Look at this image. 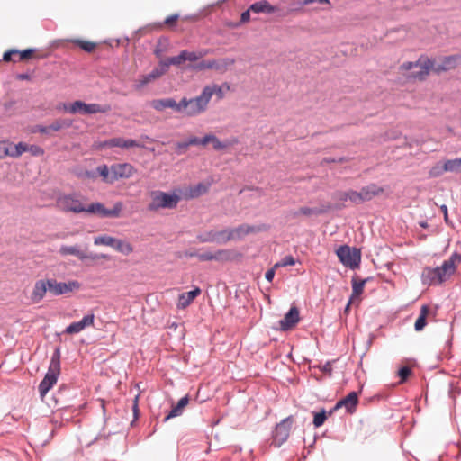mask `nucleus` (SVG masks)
<instances>
[{"label": "nucleus", "instance_id": "nucleus-23", "mask_svg": "<svg viewBox=\"0 0 461 461\" xmlns=\"http://www.w3.org/2000/svg\"><path fill=\"white\" fill-rule=\"evenodd\" d=\"M201 294V289L199 287H195L194 289L183 293L179 295L177 307L180 309H185L191 304V303Z\"/></svg>", "mask_w": 461, "mask_h": 461}, {"label": "nucleus", "instance_id": "nucleus-43", "mask_svg": "<svg viewBox=\"0 0 461 461\" xmlns=\"http://www.w3.org/2000/svg\"><path fill=\"white\" fill-rule=\"evenodd\" d=\"M326 419H327L326 411H325L324 409H322L321 411L314 413L313 425L316 428H319V427L323 425V423L325 422Z\"/></svg>", "mask_w": 461, "mask_h": 461}, {"label": "nucleus", "instance_id": "nucleus-17", "mask_svg": "<svg viewBox=\"0 0 461 461\" xmlns=\"http://www.w3.org/2000/svg\"><path fill=\"white\" fill-rule=\"evenodd\" d=\"M59 203L66 212L79 213L85 212L86 210V207L82 204V203L71 194L64 195L63 197L59 198Z\"/></svg>", "mask_w": 461, "mask_h": 461}, {"label": "nucleus", "instance_id": "nucleus-18", "mask_svg": "<svg viewBox=\"0 0 461 461\" xmlns=\"http://www.w3.org/2000/svg\"><path fill=\"white\" fill-rule=\"evenodd\" d=\"M47 292L50 293L49 279L37 280L33 285V289L30 296L32 303H41Z\"/></svg>", "mask_w": 461, "mask_h": 461}, {"label": "nucleus", "instance_id": "nucleus-4", "mask_svg": "<svg viewBox=\"0 0 461 461\" xmlns=\"http://www.w3.org/2000/svg\"><path fill=\"white\" fill-rule=\"evenodd\" d=\"M60 357L61 351L58 347L54 349V352L51 356L48 372L38 386L41 397H44L51 389V387L57 383L58 377L60 374Z\"/></svg>", "mask_w": 461, "mask_h": 461}, {"label": "nucleus", "instance_id": "nucleus-62", "mask_svg": "<svg viewBox=\"0 0 461 461\" xmlns=\"http://www.w3.org/2000/svg\"><path fill=\"white\" fill-rule=\"evenodd\" d=\"M33 50L27 49L20 52L21 59H28L32 53Z\"/></svg>", "mask_w": 461, "mask_h": 461}, {"label": "nucleus", "instance_id": "nucleus-48", "mask_svg": "<svg viewBox=\"0 0 461 461\" xmlns=\"http://www.w3.org/2000/svg\"><path fill=\"white\" fill-rule=\"evenodd\" d=\"M26 151L30 152L34 157H40L44 154V149L38 145H28Z\"/></svg>", "mask_w": 461, "mask_h": 461}, {"label": "nucleus", "instance_id": "nucleus-53", "mask_svg": "<svg viewBox=\"0 0 461 461\" xmlns=\"http://www.w3.org/2000/svg\"><path fill=\"white\" fill-rule=\"evenodd\" d=\"M183 51L185 61H196L199 59L196 51H188L186 50Z\"/></svg>", "mask_w": 461, "mask_h": 461}, {"label": "nucleus", "instance_id": "nucleus-13", "mask_svg": "<svg viewBox=\"0 0 461 461\" xmlns=\"http://www.w3.org/2000/svg\"><path fill=\"white\" fill-rule=\"evenodd\" d=\"M110 183H113L119 178H130L136 172L134 167L130 163L113 164L110 167Z\"/></svg>", "mask_w": 461, "mask_h": 461}, {"label": "nucleus", "instance_id": "nucleus-16", "mask_svg": "<svg viewBox=\"0 0 461 461\" xmlns=\"http://www.w3.org/2000/svg\"><path fill=\"white\" fill-rule=\"evenodd\" d=\"M461 61L458 55H451L439 59L438 62L433 60V70L436 73L447 71L456 68Z\"/></svg>", "mask_w": 461, "mask_h": 461}, {"label": "nucleus", "instance_id": "nucleus-36", "mask_svg": "<svg viewBox=\"0 0 461 461\" xmlns=\"http://www.w3.org/2000/svg\"><path fill=\"white\" fill-rule=\"evenodd\" d=\"M445 161L436 163L429 171V177H438L447 172Z\"/></svg>", "mask_w": 461, "mask_h": 461}, {"label": "nucleus", "instance_id": "nucleus-54", "mask_svg": "<svg viewBox=\"0 0 461 461\" xmlns=\"http://www.w3.org/2000/svg\"><path fill=\"white\" fill-rule=\"evenodd\" d=\"M78 176L82 178L95 179L97 177V172H95V170H85L84 172L78 174Z\"/></svg>", "mask_w": 461, "mask_h": 461}, {"label": "nucleus", "instance_id": "nucleus-31", "mask_svg": "<svg viewBox=\"0 0 461 461\" xmlns=\"http://www.w3.org/2000/svg\"><path fill=\"white\" fill-rule=\"evenodd\" d=\"M429 312V308L428 305L421 306L420 313L414 323V329L416 331L422 330L424 329V327L427 325L426 318H427Z\"/></svg>", "mask_w": 461, "mask_h": 461}, {"label": "nucleus", "instance_id": "nucleus-24", "mask_svg": "<svg viewBox=\"0 0 461 461\" xmlns=\"http://www.w3.org/2000/svg\"><path fill=\"white\" fill-rule=\"evenodd\" d=\"M249 10L255 14H273L276 7L272 5L267 0H260L249 5Z\"/></svg>", "mask_w": 461, "mask_h": 461}, {"label": "nucleus", "instance_id": "nucleus-33", "mask_svg": "<svg viewBox=\"0 0 461 461\" xmlns=\"http://www.w3.org/2000/svg\"><path fill=\"white\" fill-rule=\"evenodd\" d=\"M368 280V278L357 280L356 277H353L351 280L352 296H359L360 294H362L364 291V286Z\"/></svg>", "mask_w": 461, "mask_h": 461}, {"label": "nucleus", "instance_id": "nucleus-14", "mask_svg": "<svg viewBox=\"0 0 461 461\" xmlns=\"http://www.w3.org/2000/svg\"><path fill=\"white\" fill-rule=\"evenodd\" d=\"M167 73V65L162 64L161 61L158 63V66L155 68L150 73L147 75H142L140 77L138 80H136L134 84V87L137 90L142 89L145 86L149 84L150 82L156 80L164 74Z\"/></svg>", "mask_w": 461, "mask_h": 461}, {"label": "nucleus", "instance_id": "nucleus-32", "mask_svg": "<svg viewBox=\"0 0 461 461\" xmlns=\"http://www.w3.org/2000/svg\"><path fill=\"white\" fill-rule=\"evenodd\" d=\"M113 249L125 256L130 255L133 251V247L131 244L121 239L115 240V243Z\"/></svg>", "mask_w": 461, "mask_h": 461}, {"label": "nucleus", "instance_id": "nucleus-52", "mask_svg": "<svg viewBox=\"0 0 461 461\" xmlns=\"http://www.w3.org/2000/svg\"><path fill=\"white\" fill-rule=\"evenodd\" d=\"M86 259L98 260V259H110V256L107 254L98 253H86Z\"/></svg>", "mask_w": 461, "mask_h": 461}, {"label": "nucleus", "instance_id": "nucleus-58", "mask_svg": "<svg viewBox=\"0 0 461 461\" xmlns=\"http://www.w3.org/2000/svg\"><path fill=\"white\" fill-rule=\"evenodd\" d=\"M313 3H319L321 5H330V0H303V5H311Z\"/></svg>", "mask_w": 461, "mask_h": 461}, {"label": "nucleus", "instance_id": "nucleus-34", "mask_svg": "<svg viewBox=\"0 0 461 461\" xmlns=\"http://www.w3.org/2000/svg\"><path fill=\"white\" fill-rule=\"evenodd\" d=\"M229 231H232V240L237 236L238 238H241L244 235H247L255 230V227L242 224L235 229H228Z\"/></svg>", "mask_w": 461, "mask_h": 461}, {"label": "nucleus", "instance_id": "nucleus-3", "mask_svg": "<svg viewBox=\"0 0 461 461\" xmlns=\"http://www.w3.org/2000/svg\"><path fill=\"white\" fill-rule=\"evenodd\" d=\"M399 69L409 79L423 81L429 71L433 70V60L426 56H420L416 61L403 62Z\"/></svg>", "mask_w": 461, "mask_h": 461}, {"label": "nucleus", "instance_id": "nucleus-25", "mask_svg": "<svg viewBox=\"0 0 461 461\" xmlns=\"http://www.w3.org/2000/svg\"><path fill=\"white\" fill-rule=\"evenodd\" d=\"M189 402V397L188 395H185L182 397L176 406H174L171 411L168 412V414L164 418V422L167 421L171 418H175L177 416H180L183 413L184 408L188 404Z\"/></svg>", "mask_w": 461, "mask_h": 461}, {"label": "nucleus", "instance_id": "nucleus-45", "mask_svg": "<svg viewBox=\"0 0 461 461\" xmlns=\"http://www.w3.org/2000/svg\"><path fill=\"white\" fill-rule=\"evenodd\" d=\"M74 42L77 43L81 49H83L86 52L93 51L95 47V44L91 41L76 40Z\"/></svg>", "mask_w": 461, "mask_h": 461}, {"label": "nucleus", "instance_id": "nucleus-2", "mask_svg": "<svg viewBox=\"0 0 461 461\" xmlns=\"http://www.w3.org/2000/svg\"><path fill=\"white\" fill-rule=\"evenodd\" d=\"M213 95H216L218 99H221L223 96L222 88L216 84L206 86L203 89L201 95L195 98H182V102H185L186 104L185 110L188 108L190 113H201L206 110L207 105Z\"/></svg>", "mask_w": 461, "mask_h": 461}, {"label": "nucleus", "instance_id": "nucleus-20", "mask_svg": "<svg viewBox=\"0 0 461 461\" xmlns=\"http://www.w3.org/2000/svg\"><path fill=\"white\" fill-rule=\"evenodd\" d=\"M95 321V315L88 313L85 315L79 321L70 323L65 330L68 334H77L82 331L85 328L93 325Z\"/></svg>", "mask_w": 461, "mask_h": 461}, {"label": "nucleus", "instance_id": "nucleus-50", "mask_svg": "<svg viewBox=\"0 0 461 461\" xmlns=\"http://www.w3.org/2000/svg\"><path fill=\"white\" fill-rule=\"evenodd\" d=\"M250 12H252L251 10H249V8L246 11H244L241 15H240V21L239 23H231L230 24V26L231 27H238L240 24L241 23H246L248 22H249L250 20Z\"/></svg>", "mask_w": 461, "mask_h": 461}, {"label": "nucleus", "instance_id": "nucleus-6", "mask_svg": "<svg viewBox=\"0 0 461 461\" xmlns=\"http://www.w3.org/2000/svg\"><path fill=\"white\" fill-rule=\"evenodd\" d=\"M339 261L347 267L355 270L361 263V250L356 247L341 245L336 250Z\"/></svg>", "mask_w": 461, "mask_h": 461}, {"label": "nucleus", "instance_id": "nucleus-60", "mask_svg": "<svg viewBox=\"0 0 461 461\" xmlns=\"http://www.w3.org/2000/svg\"><path fill=\"white\" fill-rule=\"evenodd\" d=\"M321 371L326 373V374H331L332 372V365L330 362H326L323 366L321 367Z\"/></svg>", "mask_w": 461, "mask_h": 461}, {"label": "nucleus", "instance_id": "nucleus-7", "mask_svg": "<svg viewBox=\"0 0 461 461\" xmlns=\"http://www.w3.org/2000/svg\"><path fill=\"white\" fill-rule=\"evenodd\" d=\"M179 201L180 196L176 194L156 191L152 193V199L148 209L149 211H158L161 208L174 209Z\"/></svg>", "mask_w": 461, "mask_h": 461}, {"label": "nucleus", "instance_id": "nucleus-5", "mask_svg": "<svg viewBox=\"0 0 461 461\" xmlns=\"http://www.w3.org/2000/svg\"><path fill=\"white\" fill-rule=\"evenodd\" d=\"M107 105H101L98 104H86L82 101H76L74 103H60L55 111L59 113H82V114H95L105 113L108 111Z\"/></svg>", "mask_w": 461, "mask_h": 461}, {"label": "nucleus", "instance_id": "nucleus-29", "mask_svg": "<svg viewBox=\"0 0 461 461\" xmlns=\"http://www.w3.org/2000/svg\"><path fill=\"white\" fill-rule=\"evenodd\" d=\"M6 146L8 147L7 156L14 158H19L27 149V144L24 142H19L12 147L13 143L7 141Z\"/></svg>", "mask_w": 461, "mask_h": 461}, {"label": "nucleus", "instance_id": "nucleus-11", "mask_svg": "<svg viewBox=\"0 0 461 461\" xmlns=\"http://www.w3.org/2000/svg\"><path fill=\"white\" fill-rule=\"evenodd\" d=\"M50 294L59 296L70 293L80 287L78 281L73 280L66 282H58L55 278H49Z\"/></svg>", "mask_w": 461, "mask_h": 461}, {"label": "nucleus", "instance_id": "nucleus-30", "mask_svg": "<svg viewBox=\"0 0 461 461\" xmlns=\"http://www.w3.org/2000/svg\"><path fill=\"white\" fill-rule=\"evenodd\" d=\"M361 190L363 191L366 196L365 198L367 199V201L372 200L375 196H377L384 192V188L378 186L375 184H370L366 186H363Z\"/></svg>", "mask_w": 461, "mask_h": 461}, {"label": "nucleus", "instance_id": "nucleus-63", "mask_svg": "<svg viewBox=\"0 0 461 461\" xmlns=\"http://www.w3.org/2000/svg\"><path fill=\"white\" fill-rule=\"evenodd\" d=\"M17 52H18L17 50L6 51V52L4 53L3 59L5 61H9V60H11L12 55L14 54V53H17Z\"/></svg>", "mask_w": 461, "mask_h": 461}, {"label": "nucleus", "instance_id": "nucleus-47", "mask_svg": "<svg viewBox=\"0 0 461 461\" xmlns=\"http://www.w3.org/2000/svg\"><path fill=\"white\" fill-rule=\"evenodd\" d=\"M189 148L187 140L176 142L175 145V152L176 155H184Z\"/></svg>", "mask_w": 461, "mask_h": 461}, {"label": "nucleus", "instance_id": "nucleus-49", "mask_svg": "<svg viewBox=\"0 0 461 461\" xmlns=\"http://www.w3.org/2000/svg\"><path fill=\"white\" fill-rule=\"evenodd\" d=\"M411 374V369L407 366H403L398 370V376L402 383L405 382Z\"/></svg>", "mask_w": 461, "mask_h": 461}, {"label": "nucleus", "instance_id": "nucleus-12", "mask_svg": "<svg viewBox=\"0 0 461 461\" xmlns=\"http://www.w3.org/2000/svg\"><path fill=\"white\" fill-rule=\"evenodd\" d=\"M151 106L158 113L164 112L167 108L173 109L176 113H182L185 110V102H176L173 98L156 99L150 103Z\"/></svg>", "mask_w": 461, "mask_h": 461}, {"label": "nucleus", "instance_id": "nucleus-57", "mask_svg": "<svg viewBox=\"0 0 461 461\" xmlns=\"http://www.w3.org/2000/svg\"><path fill=\"white\" fill-rule=\"evenodd\" d=\"M214 139L213 134H206L204 137L200 138V145H206L210 142H212V140Z\"/></svg>", "mask_w": 461, "mask_h": 461}, {"label": "nucleus", "instance_id": "nucleus-59", "mask_svg": "<svg viewBox=\"0 0 461 461\" xmlns=\"http://www.w3.org/2000/svg\"><path fill=\"white\" fill-rule=\"evenodd\" d=\"M275 277V268H270L268 269L266 274H265V278L268 281V282H272L273 279Z\"/></svg>", "mask_w": 461, "mask_h": 461}, {"label": "nucleus", "instance_id": "nucleus-61", "mask_svg": "<svg viewBox=\"0 0 461 461\" xmlns=\"http://www.w3.org/2000/svg\"><path fill=\"white\" fill-rule=\"evenodd\" d=\"M186 140H187L189 147L192 145H195V146L200 145V138H198V137H190Z\"/></svg>", "mask_w": 461, "mask_h": 461}, {"label": "nucleus", "instance_id": "nucleus-46", "mask_svg": "<svg viewBox=\"0 0 461 461\" xmlns=\"http://www.w3.org/2000/svg\"><path fill=\"white\" fill-rule=\"evenodd\" d=\"M295 265V259L293 256L288 255L282 258L280 262L276 263L275 267H287Z\"/></svg>", "mask_w": 461, "mask_h": 461}, {"label": "nucleus", "instance_id": "nucleus-64", "mask_svg": "<svg viewBox=\"0 0 461 461\" xmlns=\"http://www.w3.org/2000/svg\"><path fill=\"white\" fill-rule=\"evenodd\" d=\"M440 210L444 214V220L446 222H448V213H447V207L446 204H443L440 206Z\"/></svg>", "mask_w": 461, "mask_h": 461}, {"label": "nucleus", "instance_id": "nucleus-15", "mask_svg": "<svg viewBox=\"0 0 461 461\" xmlns=\"http://www.w3.org/2000/svg\"><path fill=\"white\" fill-rule=\"evenodd\" d=\"M102 147L104 148H122V149H131V148H144V144L141 142L132 140V139H124L121 137L112 138L106 140L103 142Z\"/></svg>", "mask_w": 461, "mask_h": 461}, {"label": "nucleus", "instance_id": "nucleus-42", "mask_svg": "<svg viewBox=\"0 0 461 461\" xmlns=\"http://www.w3.org/2000/svg\"><path fill=\"white\" fill-rule=\"evenodd\" d=\"M95 172H97V176H100L104 181L110 183L111 170L106 165L97 167Z\"/></svg>", "mask_w": 461, "mask_h": 461}, {"label": "nucleus", "instance_id": "nucleus-37", "mask_svg": "<svg viewBox=\"0 0 461 461\" xmlns=\"http://www.w3.org/2000/svg\"><path fill=\"white\" fill-rule=\"evenodd\" d=\"M446 168L450 173H461V157L454 159L445 160Z\"/></svg>", "mask_w": 461, "mask_h": 461}, {"label": "nucleus", "instance_id": "nucleus-56", "mask_svg": "<svg viewBox=\"0 0 461 461\" xmlns=\"http://www.w3.org/2000/svg\"><path fill=\"white\" fill-rule=\"evenodd\" d=\"M348 201L354 204H359L357 191L348 190Z\"/></svg>", "mask_w": 461, "mask_h": 461}, {"label": "nucleus", "instance_id": "nucleus-41", "mask_svg": "<svg viewBox=\"0 0 461 461\" xmlns=\"http://www.w3.org/2000/svg\"><path fill=\"white\" fill-rule=\"evenodd\" d=\"M322 213V211L317 208H311V207H301L298 211H296L294 215L298 216L300 214L311 216V215H318Z\"/></svg>", "mask_w": 461, "mask_h": 461}, {"label": "nucleus", "instance_id": "nucleus-38", "mask_svg": "<svg viewBox=\"0 0 461 461\" xmlns=\"http://www.w3.org/2000/svg\"><path fill=\"white\" fill-rule=\"evenodd\" d=\"M115 240H116V238H113L112 236L101 235V236L95 237L94 244L96 246L104 245V246H109L111 248H113Z\"/></svg>", "mask_w": 461, "mask_h": 461}, {"label": "nucleus", "instance_id": "nucleus-26", "mask_svg": "<svg viewBox=\"0 0 461 461\" xmlns=\"http://www.w3.org/2000/svg\"><path fill=\"white\" fill-rule=\"evenodd\" d=\"M59 253L62 256H68V255L76 256L80 260L86 259V253L82 251L78 245H74V246L62 245L59 249Z\"/></svg>", "mask_w": 461, "mask_h": 461}, {"label": "nucleus", "instance_id": "nucleus-19", "mask_svg": "<svg viewBox=\"0 0 461 461\" xmlns=\"http://www.w3.org/2000/svg\"><path fill=\"white\" fill-rule=\"evenodd\" d=\"M358 403V393L355 391L350 392L346 397L339 400L334 406L333 411L345 407L347 412L353 413Z\"/></svg>", "mask_w": 461, "mask_h": 461}, {"label": "nucleus", "instance_id": "nucleus-1", "mask_svg": "<svg viewBox=\"0 0 461 461\" xmlns=\"http://www.w3.org/2000/svg\"><path fill=\"white\" fill-rule=\"evenodd\" d=\"M461 256L455 252L447 260H444L439 267H426L421 272V282L425 285H440L448 279L456 272V261L460 260Z\"/></svg>", "mask_w": 461, "mask_h": 461}, {"label": "nucleus", "instance_id": "nucleus-27", "mask_svg": "<svg viewBox=\"0 0 461 461\" xmlns=\"http://www.w3.org/2000/svg\"><path fill=\"white\" fill-rule=\"evenodd\" d=\"M227 254H228V251L223 250V249H220V250L216 251L215 253H212L211 251H205V252H203V253H200L199 255H197V258L200 261H211V260L220 261Z\"/></svg>", "mask_w": 461, "mask_h": 461}, {"label": "nucleus", "instance_id": "nucleus-22", "mask_svg": "<svg viewBox=\"0 0 461 461\" xmlns=\"http://www.w3.org/2000/svg\"><path fill=\"white\" fill-rule=\"evenodd\" d=\"M71 124V121L68 122H61L59 121H56L55 122L50 125H35L32 128L31 131L32 133L40 132L45 135H51L53 132L59 131L64 126H68Z\"/></svg>", "mask_w": 461, "mask_h": 461}, {"label": "nucleus", "instance_id": "nucleus-8", "mask_svg": "<svg viewBox=\"0 0 461 461\" xmlns=\"http://www.w3.org/2000/svg\"><path fill=\"white\" fill-rule=\"evenodd\" d=\"M293 424V416H288L283 419L276 425L275 430L272 433V444L280 447L289 438L291 428Z\"/></svg>", "mask_w": 461, "mask_h": 461}, {"label": "nucleus", "instance_id": "nucleus-40", "mask_svg": "<svg viewBox=\"0 0 461 461\" xmlns=\"http://www.w3.org/2000/svg\"><path fill=\"white\" fill-rule=\"evenodd\" d=\"M122 207H123L122 203L121 202H117L114 203V205L112 209L106 208L105 218L106 217L118 218L121 214Z\"/></svg>", "mask_w": 461, "mask_h": 461}, {"label": "nucleus", "instance_id": "nucleus-21", "mask_svg": "<svg viewBox=\"0 0 461 461\" xmlns=\"http://www.w3.org/2000/svg\"><path fill=\"white\" fill-rule=\"evenodd\" d=\"M300 320L299 311L296 307H291L289 311L285 314L284 318L279 321V326L281 330H289Z\"/></svg>", "mask_w": 461, "mask_h": 461}, {"label": "nucleus", "instance_id": "nucleus-9", "mask_svg": "<svg viewBox=\"0 0 461 461\" xmlns=\"http://www.w3.org/2000/svg\"><path fill=\"white\" fill-rule=\"evenodd\" d=\"M196 239L201 243L225 244L232 240V231H229L227 229L222 230H209L198 234Z\"/></svg>", "mask_w": 461, "mask_h": 461}, {"label": "nucleus", "instance_id": "nucleus-44", "mask_svg": "<svg viewBox=\"0 0 461 461\" xmlns=\"http://www.w3.org/2000/svg\"><path fill=\"white\" fill-rule=\"evenodd\" d=\"M208 191V185L203 183H198L192 190L191 196L197 197L203 194H205Z\"/></svg>", "mask_w": 461, "mask_h": 461}, {"label": "nucleus", "instance_id": "nucleus-39", "mask_svg": "<svg viewBox=\"0 0 461 461\" xmlns=\"http://www.w3.org/2000/svg\"><path fill=\"white\" fill-rule=\"evenodd\" d=\"M185 61V60L184 51L182 50L179 53V55L171 57L166 60H162L161 63L167 65V70L169 66H171V65L179 66Z\"/></svg>", "mask_w": 461, "mask_h": 461}, {"label": "nucleus", "instance_id": "nucleus-55", "mask_svg": "<svg viewBox=\"0 0 461 461\" xmlns=\"http://www.w3.org/2000/svg\"><path fill=\"white\" fill-rule=\"evenodd\" d=\"M7 140L0 141V159L4 158L8 154V147L6 146Z\"/></svg>", "mask_w": 461, "mask_h": 461}, {"label": "nucleus", "instance_id": "nucleus-28", "mask_svg": "<svg viewBox=\"0 0 461 461\" xmlns=\"http://www.w3.org/2000/svg\"><path fill=\"white\" fill-rule=\"evenodd\" d=\"M331 198L336 202L334 208L340 210L346 207L345 203L348 201V191H336L331 194Z\"/></svg>", "mask_w": 461, "mask_h": 461}, {"label": "nucleus", "instance_id": "nucleus-51", "mask_svg": "<svg viewBox=\"0 0 461 461\" xmlns=\"http://www.w3.org/2000/svg\"><path fill=\"white\" fill-rule=\"evenodd\" d=\"M212 143L215 150H221L229 146L228 142L221 141L215 135L214 139L212 140Z\"/></svg>", "mask_w": 461, "mask_h": 461}, {"label": "nucleus", "instance_id": "nucleus-10", "mask_svg": "<svg viewBox=\"0 0 461 461\" xmlns=\"http://www.w3.org/2000/svg\"><path fill=\"white\" fill-rule=\"evenodd\" d=\"M235 63L232 58H223L220 59L203 60L195 65L196 70L213 69L220 73L226 72Z\"/></svg>", "mask_w": 461, "mask_h": 461}, {"label": "nucleus", "instance_id": "nucleus-35", "mask_svg": "<svg viewBox=\"0 0 461 461\" xmlns=\"http://www.w3.org/2000/svg\"><path fill=\"white\" fill-rule=\"evenodd\" d=\"M86 212L97 213L102 218H105L106 208L101 203H92L85 210Z\"/></svg>", "mask_w": 461, "mask_h": 461}]
</instances>
